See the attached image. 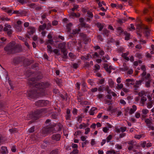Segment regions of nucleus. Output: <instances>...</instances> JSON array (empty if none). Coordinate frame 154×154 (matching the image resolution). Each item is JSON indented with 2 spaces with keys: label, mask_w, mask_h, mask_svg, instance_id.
Returning <instances> with one entry per match:
<instances>
[{
  "label": "nucleus",
  "mask_w": 154,
  "mask_h": 154,
  "mask_svg": "<svg viewBox=\"0 0 154 154\" xmlns=\"http://www.w3.org/2000/svg\"><path fill=\"white\" fill-rule=\"evenodd\" d=\"M49 84L48 83L43 82L37 83L35 86L36 89L28 92L27 96L31 99H35L39 97L45 95V88L48 87Z\"/></svg>",
  "instance_id": "nucleus-1"
},
{
  "label": "nucleus",
  "mask_w": 154,
  "mask_h": 154,
  "mask_svg": "<svg viewBox=\"0 0 154 154\" xmlns=\"http://www.w3.org/2000/svg\"><path fill=\"white\" fill-rule=\"evenodd\" d=\"M4 49L7 54H10L21 51L22 47L20 45H16L15 42L13 41L9 43L4 48Z\"/></svg>",
  "instance_id": "nucleus-2"
},
{
  "label": "nucleus",
  "mask_w": 154,
  "mask_h": 154,
  "mask_svg": "<svg viewBox=\"0 0 154 154\" xmlns=\"http://www.w3.org/2000/svg\"><path fill=\"white\" fill-rule=\"evenodd\" d=\"M2 9L9 15L15 14H17L18 16H26L27 14V12L25 10H20L19 11H14L9 8L5 7H3Z\"/></svg>",
  "instance_id": "nucleus-3"
},
{
  "label": "nucleus",
  "mask_w": 154,
  "mask_h": 154,
  "mask_svg": "<svg viewBox=\"0 0 154 154\" xmlns=\"http://www.w3.org/2000/svg\"><path fill=\"white\" fill-rule=\"evenodd\" d=\"M49 104V101L48 100H40L35 103V105L38 107L46 106Z\"/></svg>",
  "instance_id": "nucleus-4"
},
{
  "label": "nucleus",
  "mask_w": 154,
  "mask_h": 154,
  "mask_svg": "<svg viewBox=\"0 0 154 154\" xmlns=\"http://www.w3.org/2000/svg\"><path fill=\"white\" fill-rule=\"evenodd\" d=\"M24 59V58L23 57H14L12 60V63L15 65H18Z\"/></svg>",
  "instance_id": "nucleus-5"
},
{
  "label": "nucleus",
  "mask_w": 154,
  "mask_h": 154,
  "mask_svg": "<svg viewBox=\"0 0 154 154\" xmlns=\"http://www.w3.org/2000/svg\"><path fill=\"white\" fill-rule=\"evenodd\" d=\"M52 128L49 126H47L43 128L41 131V133L43 135H45L47 134L51 133L53 131Z\"/></svg>",
  "instance_id": "nucleus-6"
},
{
  "label": "nucleus",
  "mask_w": 154,
  "mask_h": 154,
  "mask_svg": "<svg viewBox=\"0 0 154 154\" xmlns=\"http://www.w3.org/2000/svg\"><path fill=\"white\" fill-rule=\"evenodd\" d=\"M35 32V29L34 27L29 26L27 28V32L29 35L33 34Z\"/></svg>",
  "instance_id": "nucleus-7"
},
{
  "label": "nucleus",
  "mask_w": 154,
  "mask_h": 154,
  "mask_svg": "<svg viewBox=\"0 0 154 154\" xmlns=\"http://www.w3.org/2000/svg\"><path fill=\"white\" fill-rule=\"evenodd\" d=\"M134 81L132 79H127L125 82V84L127 86L129 87L131 85L134 84Z\"/></svg>",
  "instance_id": "nucleus-8"
},
{
  "label": "nucleus",
  "mask_w": 154,
  "mask_h": 154,
  "mask_svg": "<svg viewBox=\"0 0 154 154\" xmlns=\"http://www.w3.org/2000/svg\"><path fill=\"white\" fill-rule=\"evenodd\" d=\"M104 68L109 73H110L111 72V70L114 69L113 67L111 66H110L109 67H108V65L106 63H105L104 64Z\"/></svg>",
  "instance_id": "nucleus-9"
},
{
  "label": "nucleus",
  "mask_w": 154,
  "mask_h": 154,
  "mask_svg": "<svg viewBox=\"0 0 154 154\" xmlns=\"http://www.w3.org/2000/svg\"><path fill=\"white\" fill-rule=\"evenodd\" d=\"M141 116L142 118H145L147 117V114L149 113V111L147 109H143L142 111Z\"/></svg>",
  "instance_id": "nucleus-10"
},
{
  "label": "nucleus",
  "mask_w": 154,
  "mask_h": 154,
  "mask_svg": "<svg viewBox=\"0 0 154 154\" xmlns=\"http://www.w3.org/2000/svg\"><path fill=\"white\" fill-rule=\"evenodd\" d=\"M144 28H147V26L143 24L142 23L138 24L137 25L136 29L137 30H140L141 29H144Z\"/></svg>",
  "instance_id": "nucleus-11"
},
{
  "label": "nucleus",
  "mask_w": 154,
  "mask_h": 154,
  "mask_svg": "<svg viewBox=\"0 0 154 154\" xmlns=\"http://www.w3.org/2000/svg\"><path fill=\"white\" fill-rule=\"evenodd\" d=\"M45 111L44 108H42L36 110L34 112V117H37L40 114Z\"/></svg>",
  "instance_id": "nucleus-12"
},
{
  "label": "nucleus",
  "mask_w": 154,
  "mask_h": 154,
  "mask_svg": "<svg viewBox=\"0 0 154 154\" xmlns=\"http://www.w3.org/2000/svg\"><path fill=\"white\" fill-rule=\"evenodd\" d=\"M61 138L60 134H53L52 137V139L53 140L57 141L60 140Z\"/></svg>",
  "instance_id": "nucleus-13"
},
{
  "label": "nucleus",
  "mask_w": 154,
  "mask_h": 154,
  "mask_svg": "<svg viewBox=\"0 0 154 154\" xmlns=\"http://www.w3.org/2000/svg\"><path fill=\"white\" fill-rule=\"evenodd\" d=\"M95 25L99 28V30L101 31L103 28L105 24L104 23L97 22L95 24Z\"/></svg>",
  "instance_id": "nucleus-14"
},
{
  "label": "nucleus",
  "mask_w": 154,
  "mask_h": 154,
  "mask_svg": "<svg viewBox=\"0 0 154 154\" xmlns=\"http://www.w3.org/2000/svg\"><path fill=\"white\" fill-rule=\"evenodd\" d=\"M137 109V106L135 105H133L129 111V113L131 115L134 113L136 110Z\"/></svg>",
  "instance_id": "nucleus-15"
},
{
  "label": "nucleus",
  "mask_w": 154,
  "mask_h": 154,
  "mask_svg": "<svg viewBox=\"0 0 154 154\" xmlns=\"http://www.w3.org/2000/svg\"><path fill=\"white\" fill-rule=\"evenodd\" d=\"M66 119L70 120L71 118L70 111L69 109H68L66 110V115L65 116Z\"/></svg>",
  "instance_id": "nucleus-16"
},
{
  "label": "nucleus",
  "mask_w": 154,
  "mask_h": 154,
  "mask_svg": "<svg viewBox=\"0 0 154 154\" xmlns=\"http://www.w3.org/2000/svg\"><path fill=\"white\" fill-rule=\"evenodd\" d=\"M61 52L63 53V55L62 56V58L66 59L67 57V52L66 49L64 50L63 49L61 50Z\"/></svg>",
  "instance_id": "nucleus-17"
},
{
  "label": "nucleus",
  "mask_w": 154,
  "mask_h": 154,
  "mask_svg": "<svg viewBox=\"0 0 154 154\" xmlns=\"http://www.w3.org/2000/svg\"><path fill=\"white\" fill-rule=\"evenodd\" d=\"M81 36L84 39L83 40L85 44H87L88 42L89 41V39L86 38V35L85 34L82 33L81 34Z\"/></svg>",
  "instance_id": "nucleus-18"
},
{
  "label": "nucleus",
  "mask_w": 154,
  "mask_h": 154,
  "mask_svg": "<svg viewBox=\"0 0 154 154\" xmlns=\"http://www.w3.org/2000/svg\"><path fill=\"white\" fill-rule=\"evenodd\" d=\"M129 54V52L127 51L125 53H123L122 54V56L125 60L128 61L129 60V58L127 57V56Z\"/></svg>",
  "instance_id": "nucleus-19"
},
{
  "label": "nucleus",
  "mask_w": 154,
  "mask_h": 154,
  "mask_svg": "<svg viewBox=\"0 0 154 154\" xmlns=\"http://www.w3.org/2000/svg\"><path fill=\"white\" fill-rule=\"evenodd\" d=\"M58 48L61 49V51L63 49L64 50L66 48V44L64 42L60 43L58 45Z\"/></svg>",
  "instance_id": "nucleus-20"
},
{
  "label": "nucleus",
  "mask_w": 154,
  "mask_h": 154,
  "mask_svg": "<svg viewBox=\"0 0 154 154\" xmlns=\"http://www.w3.org/2000/svg\"><path fill=\"white\" fill-rule=\"evenodd\" d=\"M116 30L117 33L119 35H121L124 32L123 29L120 27H117Z\"/></svg>",
  "instance_id": "nucleus-21"
},
{
  "label": "nucleus",
  "mask_w": 154,
  "mask_h": 154,
  "mask_svg": "<svg viewBox=\"0 0 154 154\" xmlns=\"http://www.w3.org/2000/svg\"><path fill=\"white\" fill-rule=\"evenodd\" d=\"M72 26V24L69 23L66 24V27L67 32H70L71 30V27Z\"/></svg>",
  "instance_id": "nucleus-22"
},
{
  "label": "nucleus",
  "mask_w": 154,
  "mask_h": 154,
  "mask_svg": "<svg viewBox=\"0 0 154 154\" xmlns=\"http://www.w3.org/2000/svg\"><path fill=\"white\" fill-rule=\"evenodd\" d=\"M80 14L79 13H78L76 14L73 12H71L69 14V16L72 17H78L80 16Z\"/></svg>",
  "instance_id": "nucleus-23"
},
{
  "label": "nucleus",
  "mask_w": 154,
  "mask_h": 154,
  "mask_svg": "<svg viewBox=\"0 0 154 154\" xmlns=\"http://www.w3.org/2000/svg\"><path fill=\"white\" fill-rule=\"evenodd\" d=\"M124 34L125 35V40H128L130 39V33H128L126 31L124 32Z\"/></svg>",
  "instance_id": "nucleus-24"
},
{
  "label": "nucleus",
  "mask_w": 154,
  "mask_h": 154,
  "mask_svg": "<svg viewBox=\"0 0 154 154\" xmlns=\"http://www.w3.org/2000/svg\"><path fill=\"white\" fill-rule=\"evenodd\" d=\"M145 20L149 24H151L152 23L153 19L151 17H146Z\"/></svg>",
  "instance_id": "nucleus-25"
},
{
  "label": "nucleus",
  "mask_w": 154,
  "mask_h": 154,
  "mask_svg": "<svg viewBox=\"0 0 154 154\" xmlns=\"http://www.w3.org/2000/svg\"><path fill=\"white\" fill-rule=\"evenodd\" d=\"M60 114V113H57L56 112H54L53 113L52 115L51 116L52 118H53L54 119H57V116H58V115Z\"/></svg>",
  "instance_id": "nucleus-26"
},
{
  "label": "nucleus",
  "mask_w": 154,
  "mask_h": 154,
  "mask_svg": "<svg viewBox=\"0 0 154 154\" xmlns=\"http://www.w3.org/2000/svg\"><path fill=\"white\" fill-rule=\"evenodd\" d=\"M153 104V101H149L147 103V107L148 108L150 109L152 107Z\"/></svg>",
  "instance_id": "nucleus-27"
},
{
  "label": "nucleus",
  "mask_w": 154,
  "mask_h": 154,
  "mask_svg": "<svg viewBox=\"0 0 154 154\" xmlns=\"http://www.w3.org/2000/svg\"><path fill=\"white\" fill-rule=\"evenodd\" d=\"M1 152L2 153L6 154L8 153L7 148L5 146H3L1 148Z\"/></svg>",
  "instance_id": "nucleus-28"
},
{
  "label": "nucleus",
  "mask_w": 154,
  "mask_h": 154,
  "mask_svg": "<svg viewBox=\"0 0 154 154\" xmlns=\"http://www.w3.org/2000/svg\"><path fill=\"white\" fill-rule=\"evenodd\" d=\"M145 30V35L148 36L149 34V30L148 27L147 26V28H144L143 29Z\"/></svg>",
  "instance_id": "nucleus-29"
},
{
  "label": "nucleus",
  "mask_w": 154,
  "mask_h": 154,
  "mask_svg": "<svg viewBox=\"0 0 154 154\" xmlns=\"http://www.w3.org/2000/svg\"><path fill=\"white\" fill-rule=\"evenodd\" d=\"M145 122L146 124V125L147 126H149L150 125L152 124V122L149 119H145L144 118Z\"/></svg>",
  "instance_id": "nucleus-30"
},
{
  "label": "nucleus",
  "mask_w": 154,
  "mask_h": 154,
  "mask_svg": "<svg viewBox=\"0 0 154 154\" xmlns=\"http://www.w3.org/2000/svg\"><path fill=\"white\" fill-rule=\"evenodd\" d=\"M109 86L111 88H112L114 87V82L112 79H109Z\"/></svg>",
  "instance_id": "nucleus-31"
},
{
  "label": "nucleus",
  "mask_w": 154,
  "mask_h": 154,
  "mask_svg": "<svg viewBox=\"0 0 154 154\" xmlns=\"http://www.w3.org/2000/svg\"><path fill=\"white\" fill-rule=\"evenodd\" d=\"M146 100V98L145 96L143 97H141L140 100V103L143 106L144 105L145 102Z\"/></svg>",
  "instance_id": "nucleus-32"
},
{
  "label": "nucleus",
  "mask_w": 154,
  "mask_h": 154,
  "mask_svg": "<svg viewBox=\"0 0 154 154\" xmlns=\"http://www.w3.org/2000/svg\"><path fill=\"white\" fill-rule=\"evenodd\" d=\"M88 125L89 124L88 123L86 124L83 123L79 125V128L80 129H82L83 128H86L88 127Z\"/></svg>",
  "instance_id": "nucleus-33"
},
{
  "label": "nucleus",
  "mask_w": 154,
  "mask_h": 154,
  "mask_svg": "<svg viewBox=\"0 0 154 154\" xmlns=\"http://www.w3.org/2000/svg\"><path fill=\"white\" fill-rule=\"evenodd\" d=\"M87 14L88 16L90 18H92L93 17V14L92 13V12L88 10L87 11Z\"/></svg>",
  "instance_id": "nucleus-34"
},
{
  "label": "nucleus",
  "mask_w": 154,
  "mask_h": 154,
  "mask_svg": "<svg viewBox=\"0 0 154 154\" xmlns=\"http://www.w3.org/2000/svg\"><path fill=\"white\" fill-rule=\"evenodd\" d=\"M46 24L45 23H44L43 25H40L39 26V31L43 30L45 29H46Z\"/></svg>",
  "instance_id": "nucleus-35"
},
{
  "label": "nucleus",
  "mask_w": 154,
  "mask_h": 154,
  "mask_svg": "<svg viewBox=\"0 0 154 154\" xmlns=\"http://www.w3.org/2000/svg\"><path fill=\"white\" fill-rule=\"evenodd\" d=\"M127 142L128 144L132 145H135L136 143V141L133 140L128 141Z\"/></svg>",
  "instance_id": "nucleus-36"
},
{
  "label": "nucleus",
  "mask_w": 154,
  "mask_h": 154,
  "mask_svg": "<svg viewBox=\"0 0 154 154\" xmlns=\"http://www.w3.org/2000/svg\"><path fill=\"white\" fill-rule=\"evenodd\" d=\"M36 4L34 3H29L27 5V6L30 8H34L35 7Z\"/></svg>",
  "instance_id": "nucleus-37"
},
{
  "label": "nucleus",
  "mask_w": 154,
  "mask_h": 154,
  "mask_svg": "<svg viewBox=\"0 0 154 154\" xmlns=\"http://www.w3.org/2000/svg\"><path fill=\"white\" fill-rule=\"evenodd\" d=\"M9 131L11 133H15L17 132V130L15 128H13L9 129Z\"/></svg>",
  "instance_id": "nucleus-38"
},
{
  "label": "nucleus",
  "mask_w": 154,
  "mask_h": 154,
  "mask_svg": "<svg viewBox=\"0 0 154 154\" xmlns=\"http://www.w3.org/2000/svg\"><path fill=\"white\" fill-rule=\"evenodd\" d=\"M80 31V29H74L72 30V33L73 35L76 34L78 33Z\"/></svg>",
  "instance_id": "nucleus-39"
},
{
  "label": "nucleus",
  "mask_w": 154,
  "mask_h": 154,
  "mask_svg": "<svg viewBox=\"0 0 154 154\" xmlns=\"http://www.w3.org/2000/svg\"><path fill=\"white\" fill-rule=\"evenodd\" d=\"M145 94V92L144 91H142L138 93V94L139 96L140 97H144V96Z\"/></svg>",
  "instance_id": "nucleus-40"
},
{
  "label": "nucleus",
  "mask_w": 154,
  "mask_h": 154,
  "mask_svg": "<svg viewBox=\"0 0 154 154\" xmlns=\"http://www.w3.org/2000/svg\"><path fill=\"white\" fill-rule=\"evenodd\" d=\"M22 26H17L16 27V30L17 32H20L22 30Z\"/></svg>",
  "instance_id": "nucleus-41"
},
{
  "label": "nucleus",
  "mask_w": 154,
  "mask_h": 154,
  "mask_svg": "<svg viewBox=\"0 0 154 154\" xmlns=\"http://www.w3.org/2000/svg\"><path fill=\"white\" fill-rule=\"evenodd\" d=\"M73 8L71 9V10L72 11H74L75 10L79 8V5L75 4H74L73 5Z\"/></svg>",
  "instance_id": "nucleus-42"
},
{
  "label": "nucleus",
  "mask_w": 154,
  "mask_h": 154,
  "mask_svg": "<svg viewBox=\"0 0 154 154\" xmlns=\"http://www.w3.org/2000/svg\"><path fill=\"white\" fill-rule=\"evenodd\" d=\"M123 87V85L122 84H118L116 86V88L118 90L122 89Z\"/></svg>",
  "instance_id": "nucleus-43"
},
{
  "label": "nucleus",
  "mask_w": 154,
  "mask_h": 154,
  "mask_svg": "<svg viewBox=\"0 0 154 154\" xmlns=\"http://www.w3.org/2000/svg\"><path fill=\"white\" fill-rule=\"evenodd\" d=\"M35 9L36 11H40L42 8V6L41 5H36Z\"/></svg>",
  "instance_id": "nucleus-44"
},
{
  "label": "nucleus",
  "mask_w": 154,
  "mask_h": 154,
  "mask_svg": "<svg viewBox=\"0 0 154 154\" xmlns=\"http://www.w3.org/2000/svg\"><path fill=\"white\" fill-rule=\"evenodd\" d=\"M81 26L82 27H84L85 28H89V26L85 23H82V24H81Z\"/></svg>",
  "instance_id": "nucleus-45"
},
{
  "label": "nucleus",
  "mask_w": 154,
  "mask_h": 154,
  "mask_svg": "<svg viewBox=\"0 0 154 154\" xmlns=\"http://www.w3.org/2000/svg\"><path fill=\"white\" fill-rule=\"evenodd\" d=\"M105 90L107 92V93L109 94H111L112 91H111V90L109 89V87L108 86L106 87Z\"/></svg>",
  "instance_id": "nucleus-46"
},
{
  "label": "nucleus",
  "mask_w": 154,
  "mask_h": 154,
  "mask_svg": "<svg viewBox=\"0 0 154 154\" xmlns=\"http://www.w3.org/2000/svg\"><path fill=\"white\" fill-rule=\"evenodd\" d=\"M83 117L82 115L79 116L77 117V121L79 123H81L82 120V119Z\"/></svg>",
  "instance_id": "nucleus-47"
},
{
  "label": "nucleus",
  "mask_w": 154,
  "mask_h": 154,
  "mask_svg": "<svg viewBox=\"0 0 154 154\" xmlns=\"http://www.w3.org/2000/svg\"><path fill=\"white\" fill-rule=\"evenodd\" d=\"M58 149H55L52 150L50 154H58Z\"/></svg>",
  "instance_id": "nucleus-48"
},
{
  "label": "nucleus",
  "mask_w": 154,
  "mask_h": 154,
  "mask_svg": "<svg viewBox=\"0 0 154 154\" xmlns=\"http://www.w3.org/2000/svg\"><path fill=\"white\" fill-rule=\"evenodd\" d=\"M103 34L108 36L109 35V31L106 29H104L103 31Z\"/></svg>",
  "instance_id": "nucleus-49"
},
{
  "label": "nucleus",
  "mask_w": 154,
  "mask_h": 154,
  "mask_svg": "<svg viewBox=\"0 0 154 154\" xmlns=\"http://www.w3.org/2000/svg\"><path fill=\"white\" fill-rule=\"evenodd\" d=\"M126 20L125 19H119L118 20V22L120 24H122L123 23L125 22Z\"/></svg>",
  "instance_id": "nucleus-50"
},
{
  "label": "nucleus",
  "mask_w": 154,
  "mask_h": 154,
  "mask_svg": "<svg viewBox=\"0 0 154 154\" xmlns=\"http://www.w3.org/2000/svg\"><path fill=\"white\" fill-rule=\"evenodd\" d=\"M77 97L78 101L79 102H81L83 100V98L82 97L81 95H78Z\"/></svg>",
  "instance_id": "nucleus-51"
},
{
  "label": "nucleus",
  "mask_w": 154,
  "mask_h": 154,
  "mask_svg": "<svg viewBox=\"0 0 154 154\" xmlns=\"http://www.w3.org/2000/svg\"><path fill=\"white\" fill-rule=\"evenodd\" d=\"M41 15V18L42 20H44L46 18L47 15V13H44L42 14Z\"/></svg>",
  "instance_id": "nucleus-52"
},
{
  "label": "nucleus",
  "mask_w": 154,
  "mask_h": 154,
  "mask_svg": "<svg viewBox=\"0 0 154 154\" xmlns=\"http://www.w3.org/2000/svg\"><path fill=\"white\" fill-rule=\"evenodd\" d=\"M142 82L143 81L142 80L137 81L135 83L139 87H140V86L141 85Z\"/></svg>",
  "instance_id": "nucleus-53"
},
{
  "label": "nucleus",
  "mask_w": 154,
  "mask_h": 154,
  "mask_svg": "<svg viewBox=\"0 0 154 154\" xmlns=\"http://www.w3.org/2000/svg\"><path fill=\"white\" fill-rule=\"evenodd\" d=\"M135 56L139 59L141 58L142 57V55L141 54L139 53H136Z\"/></svg>",
  "instance_id": "nucleus-54"
},
{
  "label": "nucleus",
  "mask_w": 154,
  "mask_h": 154,
  "mask_svg": "<svg viewBox=\"0 0 154 154\" xmlns=\"http://www.w3.org/2000/svg\"><path fill=\"white\" fill-rule=\"evenodd\" d=\"M112 138V136L111 135H109L106 138L107 142H109L110 140H111Z\"/></svg>",
  "instance_id": "nucleus-55"
},
{
  "label": "nucleus",
  "mask_w": 154,
  "mask_h": 154,
  "mask_svg": "<svg viewBox=\"0 0 154 154\" xmlns=\"http://www.w3.org/2000/svg\"><path fill=\"white\" fill-rule=\"evenodd\" d=\"M105 80L104 79H101L100 80L97 82V84L102 85L104 83Z\"/></svg>",
  "instance_id": "nucleus-56"
},
{
  "label": "nucleus",
  "mask_w": 154,
  "mask_h": 154,
  "mask_svg": "<svg viewBox=\"0 0 154 154\" xmlns=\"http://www.w3.org/2000/svg\"><path fill=\"white\" fill-rule=\"evenodd\" d=\"M53 51L56 54L60 55V54L59 52V51L58 49H55Z\"/></svg>",
  "instance_id": "nucleus-57"
},
{
  "label": "nucleus",
  "mask_w": 154,
  "mask_h": 154,
  "mask_svg": "<svg viewBox=\"0 0 154 154\" xmlns=\"http://www.w3.org/2000/svg\"><path fill=\"white\" fill-rule=\"evenodd\" d=\"M5 142L4 138L0 136V145L3 143Z\"/></svg>",
  "instance_id": "nucleus-58"
},
{
  "label": "nucleus",
  "mask_w": 154,
  "mask_h": 154,
  "mask_svg": "<svg viewBox=\"0 0 154 154\" xmlns=\"http://www.w3.org/2000/svg\"><path fill=\"white\" fill-rule=\"evenodd\" d=\"M150 81L149 80L146 82L145 86L147 88H149L150 87Z\"/></svg>",
  "instance_id": "nucleus-59"
},
{
  "label": "nucleus",
  "mask_w": 154,
  "mask_h": 154,
  "mask_svg": "<svg viewBox=\"0 0 154 154\" xmlns=\"http://www.w3.org/2000/svg\"><path fill=\"white\" fill-rule=\"evenodd\" d=\"M79 152V150L77 149H74L70 153V154H76Z\"/></svg>",
  "instance_id": "nucleus-60"
},
{
  "label": "nucleus",
  "mask_w": 154,
  "mask_h": 154,
  "mask_svg": "<svg viewBox=\"0 0 154 154\" xmlns=\"http://www.w3.org/2000/svg\"><path fill=\"white\" fill-rule=\"evenodd\" d=\"M35 127L34 126H33L29 128L28 131L29 133H32L34 131Z\"/></svg>",
  "instance_id": "nucleus-61"
},
{
  "label": "nucleus",
  "mask_w": 154,
  "mask_h": 154,
  "mask_svg": "<svg viewBox=\"0 0 154 154\" xmlns=\"http://www.w3.org/2000/svg\"><path fill=\"white\" fill-rule=\"evenodd\" d=\"M88 82L90 85L91 86L93 85L94 83V81L91 79H88Z\"/></svg>",
  "instance_id": "nucleus-62"
},
{
  "label": "nucleus",
  "mask_w": 154,
  "mask_h": 154,
  "mask_svg": "<svg viewBox=\"0 0 154 154\" xmlns=\"http://www.w3.org/2000/svg\"><path fill=\"white\" fill-rule=\"evenodd\" d=\"M121 131L123 132L125 131L127 129V128L125 127H122L120 128Z\"/></svg>",
  "instance_id": "nucleus-63"
},
{
  "label": "nucleus",
  "mask_w": 154,
  "mask_h": 154,
  "mask_svg": "<svg viewBox=\"0 0 154 154\" xmlns=\"http://www.w3.org/2000/svg\"><path fill=\"white\" fill-rule=\"evenodd\" d=\"M48 51H49L50 52H51L53 51L51 46L50 45H48L47 46Z\"/></svg>",
  "instance_id": "nucleus-64"
}]
</instances>
